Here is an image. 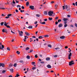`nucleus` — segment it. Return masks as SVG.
<instances>
[{"label": "nucleus", "mask_w": 77, "mask_h": 77, "mask_svg": "<svg viewBox=\"0 0 77 77\" xmlns=\"http://www.w3.org/2000/svg\"><path fill=\"white\" fill-rule=\"evenodd\" d=\"M75 26L77 27V23H75Z\"/></svg>", "instance_id": "nucleus-62"}, {"label": "nucleus", "mask_w": 77, "mask_h": 77, "mask_svg": "<svg viewBox=\"0 0 77 77\" xmlns=\"http://www.w3.org/2000/svg\"><path fill=\"white\" fill-rule=\"evenodd\" d=\"M40 23H41V24H46V22H40Z\"/></svg>", "instance_id": "nucleus-17"}, {"label": "nucleus", "mask_w": 77, "mask_h": 77, "mask_svg": "<svg viewBox=\"0 0 77 77\" xmlns=\"http://www.w3.org/2000/svg\"><path fill=\"white\" fill-rule=\"evenodd\" d=\"M13 64H10V65H9V66H10V67H12V66H13Z\"/></svg>", "instance_id": "nucleus-39"}, {"label": "nucleus", "mask_w": 77, "mask_h": 77, "mask_svg": "<svg viewBox=\"0 0 77 77\" xmlns=\"http://www.w3.org/2000/svg\"><path fill=\"white\" fill-rule=\"evenodd\" d=\"M37 23H38L37 22V21H36V22H35V24H36Z\"/></svg>", "instance_id": "nucleus-64"}, {"label": "nucleus", "mask_w": 77, "mask_h": 77, "mask_svg": "<svg viewBox=\"0 0 77 77\" xmlns=\"http://www.w3.org/2000/svg\"><path fill=\"white\" fill-rule=\"evenodd\" d=\"M58 24V22H55V24L57 25Z\"/></svg>", "instance_id": "nucleus-59"}, {"label": "nucleus", "mask_w": 77, "mask_h": 77, "mask_svg": "<svg viewBox=\"0 0 77 77\" xmlns=\"http://www.w3.org/2000/svg\"><path fill=\"white\" fill-rule=\"evenodd\" d=\"M20 63H23V62H23V60H21V61H20Z\"/></svg>", "instance_id": "nucleus-52"}, {"label": "nucleus", "mask_w": 77, "mask_h": 77, "mask_svg": "<svg viewBox=\"0 0 77 77\" xmlns=\"http://www.w3.org/2000/svg\"><path fill=\"white\" fill-rule=\"evenodd\" d=\"M65 8L66 9H67V8H68V6H67V5H65Z\"/></svg>", "instance_id": "nucleus-41"}, {"label": "nucleus", "mask_w": 77, "mask_h": 77, "mask_svg": "<svg viewBox=\"0 0 77 77\" xmlns=\"http://www.w3.org/2000/svg\"><path fill=\"white\" fill-rule=\"evenodd\" d=\"M17 53L18 54H20V53L19 51H17Z\"/></svg>", "instance_id": "nucleus-43"}, {"label": "nucleus", "mask_w": 77, "mask_h": 77, "mask_svg": "<svg viewBox=\"0 0 77 77\" xmlns=\"http://www.w3.org/2000/svg\"><path fill=\"white\" fill-rule=\"evenodd\" d=\"M58 23H59L60 22H61V20L60 19V20H58Z\"/></svg>", "instance_id": "nucleus-42"}, {"label": "nucleus", "mask_w": 77, "mask_h": 77, "mask_svg": "<svg viewBox=\"0 0 77 77\" xmlns=\"http://www.w3.org/2000/svg\"><path fill=\"white\" fill-rule=\"evenodd\" d=\"M28 28L29 29H32V26H30L29 27H28Z\"/></svg>", "instance_id": "nucleus-16"}, {"label": "nucleus", "mask_w": 77, "mask_h": 77, "mask_svg": "<svg viewBox=\"0 0 77 77\" xmlns=\"http://www.w3.org/2000/svg\"><path fill=\"white\" fill-rule=\"evenodd\" d=\"M65 38V37L64 35H63L60 37V38H61V39H64Z\"/></svg>", "instance_id": "nucleus-8"}, {"label": "nucleus", "mask_w": 77, "mask_h": 77, "mask_svg": "<svg viewBox=\"0 0 77 77\" xmlns=\"http://www.w3.org/2000/svg\"><path fill=\"white\" fill-rule=\"evenodd\" d=\"M32 65H33L34 64H35V63L34 62H32Z\"/></svg>", "instance_id": "nucleus-35"}, {"label": "nucleus", "mask_w": 77, "mask_h": 77, "mask_svg": "<svg viewBox=\"0 0 77 77\" xmlns=\"http://www.w3.org/2000/svg\"><path fill=\"white\" fill-rule=\"evenodd\" d=\"M35 15H36V17H40L41 16L40 14H36Z\"/></svg>", "instance_id": "nucleus-15"}, {"label": "nucleus", "mask_w": 77, "mask_h": 77, "mask_svg": "<svg viewBox=\"0 0 77 77\" xmlns=\"http://www.w3.org/2000/svg\"><path fill=\"white\" fill-rule=\"evenodd\" d=\"M55 50H57L59 49L60 48H55Z\"/></svg>", "instance_id": "nucleus-48"}, {"label": "nucleus", "mask_w": 77, "mask_h": 77, "mask_svg": "<svg viewBox=\"0 0 77 77\" xmlns=\"http://www.w3.org/2000/svg\"><path fill=\"white\" fill-rule=\"evenodd\" d=\"M0 9L1 10H4L7 9V8H5L3 7H1L0 8Z\"/></svg>", "instance_id": "nucleus-14"}, {"label": "nucleus", "mask_w": 77, "mask_h": 77, "mask_svg": "<svg viewBox=\"0 0 77 77\" xmlns=\"http://www.w3.org/2000/svg\"><path fill=\"white\" fill-rule=\"evenodd\" d=\"M12 14H8V15H7V16H8V17H10V16H12Z\"/></svg>", "instance_id": "nucleus-30"}, {"label": "nucleus", "mask_w": 77, "mask_h": 77, "mask_svg": "<svg viewBox=\"0 0 77 77\" xmlns=\"http://www.w3.org/2000/svg\"><path fill=\"white\" fill-rule=\"evenodd\" d=\"M29 8L32 10H34V6H30Z\"/></svg>", "instance_id": "nucleus-5"}, {"label": "nucleus", "mask_w": 77, "mask_h": 77, "mask_svg": "<svg viewBox=\"0 0 77 77\" xmlns=\"http://www.w3.org/2000/svg\"><path fill=\"white\" fill-rule=\"evenodd\" d=\"M2 47L3 48H4V46L3 45H2Z\"/></svg>", "instance_id": "nucleus-55"}, {"label": "nucleus", "mask_w": 77, "mask_h": 77, "mask_svg": "<svg viewBox=\"0 0 77 77\" xmlns=\"http://www.w3.org/2000/svg\"><path fill=\"white\" fill-rule=\"evenodd\" d=\"M49 37V35H45L44 37L45 38H47V37Z\"/></svg>", "instance_id": "nucleus-37"}, {"label": "nucleus", "mask_w": 77, "mask_h": 77, "mask_svg": "<svg viewBox=\"0 0 77 77\" xmlns=\"http://www.w3.org/2000/svg\"><path fill=\"white\" fill-rule=\"evenodd\" d=\"M6 70H2V73H3V74H4L5 73H6Z\"/></svg>", "instance_id": "nucleus-9"}, {"label": "nucleus", "mask_w": 77, "mask_h": 77, "mask_svg": "<svg viewBox=\"0 0 77 77\" xmlns=\"http://www.w3.org/2000/svg\"><path fill=\"white\" fill-rule=\"evenodd\" d=\"M15 11L16 12H18V11L17 9H16L15 10Z\"/></svg>", "instance_id": "nucleus-56"}, {"label": "nucleus", "mask_w": 77, "mask_h": 77, "mask_svg": "<svg viewBox=\"0 0 77 77\" xmlns=\"http://www.w3.org/2000/svg\"><path fill=\"white\" fill-rule=\"evenodd\" d=\"M4 24V22H1V26H3Z\"/></svg>", "instance_id": "nucleus-25"}, {"label": "nucleus", "mask_w": 77, "mask_h": 77, "mask_svg": "<svg viewBox=\"0 0 77 77\" xmlns=\"http://www.w3.org/2000/svg\"><path fill=\"white\" fill-rule=\"evenodd\" d=\"M26 37H27V36H24V39H25V40H26V39H27V38H26Z\"/></svg>", "instance_id": "nucleus-45"}, {"label": "nucleus", "mask_w": 77, "mask_h": 77, "mask_svg": "<svg viewBox=\"0 0 77 77\" xmlns=\"http://www.w3.org/2000/svg\"><path fill=\"white\" fill-rule=\"evenodd\" d=\"M54 3V1H51V4H52Z\"/></svg>", "instance_id": "nucleus-44"}, {"label": "nucleus", "mask_w": 77, "mask_h": 77, "mask_svg": "<svg viewBox=\"0 0 77 77\" xmlns=\"http://www.w3.org/2000/svg\"><path fill=\"white\" fill-rule=\"evenodd\" d=\"M20 76V75H18V74H17L16 75V76L18 77V76Z\"/></svg>", "instance_id": "nucleus-57"}, {"label": "nucleus", "mask_w": 77, "mask_h": 77, "mask_svg": "<svg viewBox=\"0 0 77 77\" xmlns=\"http://www.w3.org/2000/svg\"><path fill=\"white\" fill-rule=\"evenodd\" d=\"M7 50L8 51H10V48H9L8 47V48H7Z\"/></svg>", "instance_id": "nucleus-33"}, {"label": "nucleus", "mask_w": 77, "mask_h": 77, "mask_svg": "<svg viewBox=\"0 0 77 77\" xmlns=\"http://www.w3.org/2000/svg\"><path fill=\"white\" fill-rule=\"evenodd\" d=\"M11 5H12V6H13L14 7H15V5H14L13 4V3L12 2L11 3Z\"/></svg>", "instance_id": "nucleus-34"}, {"label": "nucleus", "mask_w": 77, "mask_h": 77, "mask_svg": "<svg viewBox=\"0 0 77 77\" xmlns=\"http://www.w3.org/2000/svg\"><path fill=\"white\" fill-rule=\"evenodd\" d=\"M32 51H33V50L31 49V50H30V52H29V53H30L32 52Z\"/></svg>", "instance_id": "nucleus-36"}, {"label": "nucleus", "mask_w": 77, "mask_h": 77, "mask_svg": "<svg viewBox=\"0 0 77 77\" xmlns=\"http://www.w3.org/2000/svg\"><path fill=\"white\" fill-rule=\"evenodd\" d=\"M6 26H7V28H10V27L9 25H8V26L7 25Z\"/></svg>", "instance_id": "nucleus-47"}, {"label": "nucleus", "mask_w": 77, "mask_h": 77, "mask_svg": "<svg viewBox=\"0 0 77 77\" xmlns=\"http://www.w3.org/2000/svg\"><path fill=\"white\" fill-rule=\"evenodd\" d=\"M36 69V68L35 67H33L32 68V69L34 70H35Z\"/></svg>", "instance_id": "nucleus-46"}, {"label": "nucleus", "mask_w": 77, "mask_h": 77, "mask_svg": "<svg viewBox=\"0 0 77 77\" xmlns=\"http://www.w3.org/2000/svg\"><path fill=\"white\" fill-rule=\"evenodd\" d=\"M17 66V63H15L14 64V67H16Z\"/></svg>", "instance_id": "nucleus-24"}, {"label": "nucleus", "mask_w": 77, "mask_h": 77, "mask_svg": "<svg viewBox=\"0 0 77 77\" xmlns=\"http://www.w3.org/2000/svg\"><path fill=\"white\" fill-rule=\"evenodd\" d=\"M50 58H49V57H48L46 58V60H50Z\"/></svg>", "instance_id": "nucleus-20"}, {"label": "nucleus", "mask_w": 77, "mask_h": 77, "mask_svg": "<svg viewBox=\"0 0 77 77\" xmlns=\"http://www.w3.org/2000/svg\"><path fill=\"white\" fill-rule=\"evenodd\" d=\"M4 25L5 26H7V24L6 22H5Z\"/></svg>", "instance_id": "nucleus-40"}, {"label": "nucleus", "mask_w": 77, "mask_h": 77, "mask_svg": "<svg viewBox=\"0 0 77 77\" xmlns=\"http://www.w3.org/2000/svg\"><path fill=\"white\" fill-rule=\"evenodd\" d=\"M2 32H6V31H5V29H3L2 30Z\"/></svg>", "instance_id": "nucleus-28"}, {"label": "nucleus", "mask_w": 77, "mask_h": 77, "mask_svg": "<svg viewBox=\"0 0 77 77\" xmlns=\"http://www.w3.org/2000/svg\"><path fill=\"white\" fill-rule=\"evenodd\" d=\"M63 9L64 10L65 9V6H63Z\"/></svg>", "instance_id": "nucleus-49"}, {"label": "nucleus", "mask_w": 77, "mask_h": 77, "mask_svg": "<svg viewBox=\"0 0 77 77\" xmlns=\"http://www.w3.org/2000/svg\"><path fill=\"white\" fill-rule=\"evenodd\" d=\"M11 72L12 73L13 72V69H10Z\"/></svg>", "instance_id": "nucleus-29"}, {"label": "nucleus", "mask_w": 77, "mask_h": 77, "mask_svg": "<svg viewBox=\"0 0 77 77\" xmlns=\"http://www.w3.org/2000/svg\"><path fill=\"white\" fill-rule=\"evenodd\" d=\"M29 48L28 47H27L26 49V51H28V50H29Z\"/></svg>", "instance_id": "nucleus-26"}, {"label": "nucleus", "mask_w": 77, "mask_h": 77, "mask_svg": "<svg viewBox=\"0 0 77 77\" xmlns=\"http://www.w3.org/2000/svg\"><path fill=\"white\" fill-rule=\"evenodd\" d=\"M48 47H50V48H52V45L50 44H48Z\"/></svg>", "instance_id": "nucleus-19"}, {"label": "nucleus", "mask_w": 77, "mask_h": 77, "mask_svg": "<svg viewBox=\"0 0 77 77\" xmlns=\"http://www.w3.org/2000/svg\"><path fill=\"white\" fill-rule=\"evenodd\" d=\"M25 34L28 36H29V35H30V34L27 32H25Z\"/></svg>", "instance_id": "nucleus-7"}, {"label": "nucleus", "mask_w": 77, "mask_h": 77, "mask_svg": "<svg viewBox=\"0 0 77 77\" xmlns=\"http://www.w3.org/2000/svg\"><path fill=\"white\" fill-rule=\"evenodd\" d=\"M41 63H44V61H42L40 62Z\"/></svg>", "instance_id": "nucleus-60"}, {"label": "nucleus", "mask_w": 77, "mask_h": 77, "mask_svg": "<svg viewBox=\"0 0 77 77\" xmlns=\"http://www.w3.org/2000/svg\"><path fill=\"white\" fill-rule=\"evenodd\" d=\"M54 57H57V55H54Z\"/></svg>", "instance_id": "nucleus-58"}, {"label": "nucleus", "mask_w": 77, "mask_h": 77, "mask_svg": "<svg viewBox=\"0 0 77 77\" xmlns=\"http://www.w3.org/2000/svg\"><path fill=\"white\" fill-rule=\"evenodd\" d=\"M63 26V24L62 23H60L59 25H58V27L59 28H60Z\"/></svg>", "instance_id": "nucleus-10"}, {"label": "nucleus", "mask_w": 77, "mask_h": 77, "mask_svg": "<svg viewBox=\"0 0 77 77\" xmlns=\"http://www.w3.org/2000/svg\"><path fill=\"white\" fill-rule=\"evenodd\" d=\"M29 3L28 2H27L26 4V6H28L29 5Z\"/></svg>", "instance_id": "nucleus-22"}, {"label": "nucleus", "mask_w": 77, "mask_h": 77, "mask_svg": "<svg viewBox=\"0 0 77 77\" xmlns=\"http://www.w3.org/2000/svg\"><path fill=\"white\" fill-rule=\"evenodd\" d=\"M1 66L2 67H5V64L3 63H0V67H1Z\"/></svg>", "instance_id": "nucleus-6"}, {"label": "nucleus", "mask_w": 77, "mask_h": 77, "mask_svg": "<svg viewBox=\"0 0 77 77\" xmlns=\"http://www.w3.org/2000/svg\"><path fill=\"white\" fill-rule=\"evenodd\" d=\"M58 7V5H55V9H57Z\"/></svg>", "instance_id": "nucleus-13"}, {"label": "nucleus", "mask_w": 77, "mask_h": 77, "mask_svg": "<svg viewBox=\"0 0 77 77\" xmlns=\"http://www.w3.org/2000/svg\"><path fill=\"white\" fill-rule=\"evenodd\" d=\"M68 48V47L67 46H66L65 47V48H66V49Z\"/></svg>", "instance_id": "nucleus-63"}, {"label": "nucleus", "mask_w": 77, "mask_h": 77, "mask_svg": "<svg viewBox=\"0 0 77 77\" xmlns=\"http://www.w3.org/2000/svg\"><path fill=\"white\" fill-rule=\"evenodd\" d=\"M24 12V10H21L20 11V12Z\"/></svg>", "instance_id": "nucleus-54"}, {"label": "nucleus", "mask_w": 77, "mask_h": 77, "mask_svg": "<svg viewBox=\"0 0 77 77\" xmlns=\"http://www.w3.org/2000/svg\"><path fill=\"white\" fill-rule=\"evenodd\" d=\"M67 23V22L66 21H64V24H66V23Z\"/></svg>", "instance_id": "nucleus-51"}, {"label": "nucleus", "mask_w": 77, "mask_h": 77, "mask_svg": "<svg viewBox=\"0 0 77 77\" xmlns=\"http://www.w3.org/2000/svg\"><path fill=\"white\" fill-rule=\"evenodd\" d=\"M43 38L42 36H40L38 37V38L39 39H41Z\"/></svg>", "instance_id": "nucleus-32"}, {"label": "nucleus", "mask_w": 77, "mask_h": 77, "mask_svg": "<svg viewBox=\"0 0 77 77\" xmlns=\"http://www.w3.org/2000/svg\"><path fill=\"white\" fill-rule=\"evenodd\" d=\"M17 8H18L21 7V5H17Z\"/></svg>", "instance_id": "nucleus-27"}, {"label": "nucleus", "mask_w": 77, "mask_h": 77, "mask_svg": "<svg viewBox=\"0 0 77 77\" xmlns=\"http://www.w3.org/2000/svg\"><path fill=\"white\" fill-rule=\"evenodd\" d=\"M72 56V53L70 52L68 56V59H71V57Z\"/></svg>", "instance_id": "nucleus-4"}, {"label": "nucleus", "mask_w": 77, "mask_h": 77, "mask_svg": "<svg viewBox=\"0 0 77 77\" xmlns=\"http://www.w3.org/2000/svg\"><path fill=\"white\" fill-rule=\"evenodd\" d=\"M35 58H37L38 57V56L37 55H36L35 56Z\"/></svg>", "instance_id": "nucleus-53"}, {"label": "nucleus", "mask_w": 77, "mask_h": 77, "mask_svg": "<svg viewBox=\"0 0 77 77\" xmlns=\"http://www.w3.org/2000/svg\"><path fill=\"white\" fill-rule=\"evenodd\" d=\"M12 3H13L14 4H15V2L14 1V0H13V2H12Z\"/></svg>", "instance_id": "nucleus-50"}, {"label": "nucleus", "mask_w": 77, "mask_h": 77, "mask_svg": "<svg viewBox=\"0 0 77 77\" xmlns=\"http://www.w3.org/2000/svg\"><path fill=\"white\" fill-rule=\"evenodd\" d=\"M18 32H19V34L20 36L22 37L23 35V33L22 31H20L19 30H18Z\"/></svg>", "instance_id": "nucleus-2"}, {"label": "nucleus", "mask_w": 77, "mask_h": 77, "mask_svg": "<svg viewBox=\"0 0 77 77\" xmlns=\"http://www.w3.org/2000/svg\"><path fill=\"white\" fill-rule=\"evenodd\" d=\"M44 15H47L48 14L47 12V11H45L44 12Z\"/></svg>", "instance_id": "nucleus-11"}, {"label": "nucleus", "mask_w": 77, "mask_h": 77, "mask_svg": "<svg viewBox=\"0 0 77 77\" xmlns=\"http://www.w3.org/2000/svg\"><path fill=\"white\" fill-rule=\"evenodd\" d=\"M21 8L23 9H24V6H22Z\"/></svg>", "instance_id": "nucleus-38"}, {"label": "nucleus", "mask_w": 77, "mask_h": 77, "mask_svg": "<svg viewBox=\"0 0 77 77\" xmlns=\"http://www.w3.org/2000/svg\"><path fill=\"white\" fill-rule=\"evenodd\" d=\"M67 20H68V19L67 18H64L63 19V20L64 21H67Z\"/></svg>", "instance_id": "nucleus-21"}, {"label": "nucleus", "mask_w": 77, "mask_h": 77, "mask_svg": "<svg viewBox=\"0 0 77 77\" xmlns=\"http://www.w3.org/2000/svg\"><path fill=\"white\" fill-rule=\"evenodd\" d=\"M55 14V13H53V11H49L48 12V15L49 16H52V17H54V16Z\"/></svg>", "instance_id": "nucleus-1"}, {"label": "nucleus", "mask_w": 77, "mask_h": 77, "mask_svg": "<svg viewBox=\"0 0 77 77\" xmlns=\"http://www.w3.org/2000/svg\"><path fill=\"white\" fill-rule=\"evenodd\" d=\"M26 58L28 59H30V56H29L27 55L26 57Z\"/></svg>", "instance_id": "nucleus-18"}, {"label": "nucleus", "mask_w": 77, "mask_h": 77, "mask_svg": "<svg viewBox=\"0 0 77 77\" xmlns=\"http://www.w3.org/2000/svg\"><path fill=\"white\" fill-rule=\"evenodd\" d=\"M68 25L67 24H64V27H66Z\"/></svg>", "instance_id": "nucleus-31"}, {"label": "nucleus", "mask_w": 77, "mask_h": 77, "mask_svg": "<svg viewBox=\"0 0 77 77\" xmlns=\"http://www.w3.org/2000/svg\"><path fill=\"white\" fill-rule=\"evenodd\" d=\"M52 19H53L52 18H50V17H49V18H48V19H49V20L51 21V20H52Z\"/></svg>", "instance_id": "nucleus-23"}, {"label": "nucleus", "mask_w": 77, "mask_h": 77, "mask_svg": "<svg viewBox=\"0 0 77 77\" xmlns=\"http://www.w3.org/2000/svg\"><path fill=\"white\" fill-rule=\"evenodd\" d=\"M73 61H71L70 62L69 64V65L71 66L72 65L74 64V63H73Z\"/></svg>", "instance_id": "nucleus-3"}, {"label": "nucleus", "mask_w": 77, "mask_h": 77, "mask_svg": "<svg viewBox=\"0 0 77 77\" xmlns=\"http://www.w3.org/2000/svg\"><path fill=\"white\" fill-rule=\"evenodd\" d=\"M47 67L48 68H51V66L50 65H48L47 66Z\"/></svg>", "instance_id": "nucleus-12"}, {"label": "nucleus", "mask_w": 77, "mask_h": 77, "mask_svg": "<svg viewBox=\"0 0 77 77\" xmlns=\"http://www.w3.org/2000/svg\"><path fill=\"white\" fill-rule=\"evenodd\" d=\"M44 20L45 21H47V19H44Z\"/></svg>", "instance_id": "nucleus-61"}]
</instances>
